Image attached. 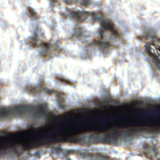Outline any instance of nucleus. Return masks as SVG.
I'll use <instances>...</instances> for the list:
<instances>
[{"instance_id": "21", "label": "nucleus", "mask_w": 160, "mask_h": 160, "mask_svg": "<svg viewBox=\"0 0 160 160\" xmlns=\"http://www.w3.org/2000/svg\"><path fill=\"white\" fill-rule=\"evenodd\" d=\"M54 47L58 49H61L58 43H55Z\"/></svg>"}, {"instance_id": "15", "label": "nucleus", "mask_w": 160, "mask_h": 160, "mask_svg": "<svg viewBox=\"0 0 160 160\" xmlns=\"http://www.w3.org/2000/svg\"><path fill=\"white\" fill-rule=\"evenodd\" d=\"M27 9L29 11L30 14H29V17H33L34 20H35V18L37 17V15L36 13L33 10L30 8H27Z\"/></svg>"}, {"instance_id": "3", "label": "nucleus", "mask_w": 160, "mask_h": 160, "mask_svg": "<svg viewBox=\"0 0 160 160\" xmlns=\"http://www.w3.org/2000/svg\"><path fill=\"white\" fill-rule=\"evenodd\" d=\"M48 112L45 106L40 104L36 106H16L13 108L8 107L0 109V120L11 119L13 117L25 116L27 118L36 121L39 125L38 120L47 117V114L43 112Z\"/></svg>"}, {"instance_id": "10", "label": "nucleus", "mask_w": 160, "mask_h": 160, "mask_svg": "<svg viewBox=\"0 0 160 160\" xmlns=\"http://www.w3.org/2000/svg\"><path fill=\"white\" fill-rule=\"evenodd\" d=\"M144 48L147 53L152 58V62L155 69H158L160 70V59L158 58V56L156 53H152L151 52L147 45L145 44Z\"/></svg>"}, {"instance_id": "16", "label": "nucleus", "mask_w": 160, "mask_h": 160, "mask_svg": "<svg viewBox=\"0 0 160 160\" xmlns=\"http://www.w3.org/2000/svg\"><path fill=\"white\" fill-rule=\"evenodd\" d=\"M80 2L82 4L84 5H94L92 0H81Z\"/></svg>"}, {"instance_id": "19", "label": "nucleus", "mask_w": 160, "mask_h": 160, "mask_svg": "<svg viewBox=\"0 0 160 160\" xmlns=\"http://www.w3.org/2000/svg\"><path fill=\"white\" fill-rule=\"evenodd\" d=\"M122 103L121 102V138L122 137V130H121V128H122V124H121V111H122Z\"/></svg>"}, {"instance_id": "23", "label": "nucleus", "mask_w": 160, "mask_h": 160, "mask_svg": "<svg viewBox=\"0 0 160 160\" xmlns=\"http://www.w3.org/2000/svg\"><path fill=\"white\" fill-rule=\"evenodd\" d=\"M65 158V159L66 160H70V159L69 158L67 157V156H66L65 157H64Z\"/></svg>"}, {"instance_id": "11", "label": "nucleus", "mask_w": 160, "mask_h": 160, "mask_svg": "<svg viewBox=\"0 0 160 160\" xmlns=\"http://www.w3.org/2000/svg\"><path fill=\"white\" fill-rule=\"evenodd\" d=\"M52 151L53 153H57L59 157L62 155L65 157L71 152L70 150L63 149L58 146H53Z\"/></svg>"}, {"instance_id": "13", "label": "nucleus", "mask_w": 160, "mask_h": 160, "mask_svg": "<svg viewBox=\"0 0 160 160\" xmlns=\"http://www.w3.org/2000/svg\"><path fill=\"white\" fill-rule=\"evenodd\" d=\"M73 36L75 38L80 39L84 37L85 34L84 32L79 31L78 32H75L74 33Z\"/></svg>"}, {"instance_id": "6", "label": "nucleus", "mask_w": 160, "mask_h": 160, "mask_svg": "<svg viewBox=\"0 0 160 160\" xmlns=\"http://www.w3.org/2000/svg\"><path fill=\"white\" fill-rule=\"evenodd\" d=\"M34 36H33L32 38L31 42L34 47H40V53L42 55H45L49 54V52L54 50V48L52 47V45H50L49 43H44L42 41L40 42L38 41L39 37L42 36L43 34L38 35L39 33H37L36 31H34Z\"/></svg>"}, {"instance_id": "28", "label": "nucleus", "mask_w": 160, "mask_h": 160, "mask_svg": "<svg viewBox=\"0 0 160 160\" xmlns=\"http://www.w3.org/2000/svg\"><path fill=\"white\" fill-rule=\"evenodd\" d=\"M75 27H77V25H75Z\"/></svg>"}, {"instance_id": "4", "label": "nucleus", "mask_w": 160, "mask_h": 160, "mask_svg": "<svg viewBox=\"0 0 160 160\" xmlns=\"http://www.w3.org/2000/svg\"><path fill=\"white\" fill-rule=\"evenodd\" d=\"M3 133L0 132V135ZM31 140L27 136L18 137L12 139L9 142L0 145V156L4 153L11 152L20 155L30 147Z\"/></svg>"}, {"instance_id": "9", "label": "nucleus", "mask_w": 160, "mask_h": 160, "mask_svg": "<svg viewBox=\"0 0 160 160\" xmlns=\"http://www.w3.org/2000/svg\"><path fill=\"white\" fill-rule=\"evenodd\" d=\"M155 145L150 147L149 145L145 144L143 145V149L145 150V155L151 160L153 157L157 159V156L159 154L158 151L155 148Z\"/></svg>"}, {"instance_id": "22", "label": "nucleus", "mask_w": 160, "mask_h": 160, "mask_svg": "<svg viewBox=\"0 0 160 160\" xmlns=\"http://www.w3.org/2000/svg\"><path fill=\"white\" fill-rule=\"evenodd\" d=\"M102 104H103V105H105L106 104H107V102H106V101L104 100V99H103L102 100V101L101 102Z\"/></svg>"}, {"instance_id": "17", "label": "nucleus", "mask_w": 160, "mask_h": 160, "mask_svg": "<svg viewBox=\"0 0 160 160\" xmlns=\"http://www.w3.org/2000/svg\"><path fill=\"white\" fill-rule=\"evenodd\" d=\"M124 123L126 127H131L132 124L134 123V122L131 120H126L124 121Z\"/></svg>"}, {"instance_id": "2", "label": "nucleus", "mask_w": 160, "mask_h": 160, "mask_svg": "<svg viewBox=\"0 0 160 160\" xmlns=\"http://www.w3.org/2000/svg\"><path fill=\"white\" fill-rule=\"evenodd\" d=\"M61 14L65 18L76 19L78 22L83 21L88 17L91 22L98 21L101 25L98 34V39L91 43L86 48V51L99 49L102 52H107L109 49V43L117 40L119 34L111 22L107 18L102 19L100 16L96 13L87 11L83 10L80 13L78 11H73L70 8L63 10Z\"/></svg>"}, {"instance_id": "26", "label": "nucleus", "mask_w": 160, "mask_h": 160, "mask_svg": "<svg viewBox=\"0 0 160 160\" xmlns=\"http://www.w3.org/2000/svg\"><path fill=\"white\" fill-rule=\"evenodd\" d=\"M155 113L156 114H158L159 115H160V112L158 113H157L156 112H155Z\"/></svg>"}, {"instance_id": "7", "label": "nucleus", "mask_w": 160, "mask_h": 160, "mask_svg": "<svg viewBox=\"0 0 160 160\" xmlns=\"http://www.w3.org/2000/svg\"><path fill=\"white\" fill-rule=\"evenodd\" d=\"M149 115L150 118L145 117L144 119L145 121L140 120V122H136L135 124L138 126H145L146 127L145 129H149L151 131H158L160 130V121L158 120V122H152L153 118L151 115Z\"/></svg>"}, {"instance_id": "18", "label": "nucleus", "mask_w": 160, "mask_h": 160, "mask_svg": "<svg viewBox=\"0 0 160 160\" xmlns=\"http://www.w3.org/2000/svg\"><path fill=\"white\" fill-rule=\"evenodd\" d=\"M59 80L63 82L64 83H71V82L67 78H64L63 77L59 78Z\"/></svg>"}, {"instance_id": "24", "label": "nucleus", "mask_w": 160, "mask_h": 160, "mask_svg": "<svg viewBox=\"0 0 160 160\" xmlns=\"http://www.w3.org/2000/svg\"><path fill=\"white\" fill-rule=\"evenodd\" d=\"M109 105H105L104 107V108H109Z\"/></svg>"}, {"instance_id": "14", "label": "nucleus", "mask_w": 160, "mask_h": 160, "mask_svg": "<svg viewBox=\"0 0 160 160\" xmlns=\"http://www.w3.org/2000/svg\"><path fill=\"white\" fill-rule=\"evenodd\" d=\"M112 116L113 118L112 119V124H115L117 121H118V123H119L120 122V113L119 112L118 114V118L117 117V115L115 113H113L112 114Z\"/></svg>"}, {"instance_id": "20", "label": "nucleus", "mask_w": 160, "mask_h": 160, "mask_svg": "<svg viewBox=\"0 0 160 160\" xmlns=\"http://www.w3.org/2000/svg\"><path fill=\"white\" fill-rule=\"evenodd\" d=\"M107 100L108 101V102H112L113 103H115V101L113 100L109 99L108 98H107Z\"/></svg>"}, {"instance_id": "12", "label": "nucleus", "mask_w": 160, "mask_h": 160, "mask_svg": "<svg viewBox=\"0 0 160 160\" xmlns=\"http://www.w3.org/2000/svg\"><path fill=\"white\" fill-rule=\"evenodd\" d=\"M139 130L138 128L133 127L130 128L128 130H124L123 132L124 135L126 137H130L132 134H135V131Z\"/></svg>"}, {"instance_id": "27", "label": "nucleus", "mask_w": 160, "mask_h": 160, "mask_svg": "<svg viewBox=\"0 0 160 160\" xmlns=\"http://www.w3.org/2000/svg\"><path fill=\"white\" fill-rule=\"evenodd\" d=\"M147 112V111L146 110H144L143 111V113L144 114V112Z\"/></svg>"}, {"instance_id": "5", "label": "nucleus", "mask_w": 160, "mask_h": 160, "mask_svg": "<svg viewBox=\"0 0 160 160\" xmlns=\"http://www.w3.org/2000/svg\"><path fill=\"white\" fill-rule=\"evenodd\" d=\"M25 89L26 92L32 94L39 95L41 94V92H45L49 94H55L58 97V107L59 109L64 110H66V108L63 104V102L65 101L63 95L59 92L54 91L53 90L43 87L42 84L40 83L38 84L35 87L27 86L25 88Z\"/></svg>"}, {"instance_id": "1", "label": "nucleus", "mask_w": 160, "mask_h": 160, "mask_svg": "<svg viewBox=\"0 0 160 160\" xmlns=\"http://www.w3.org/2000/svg\"><path fill=\"white\" fill-rule=\"evenodd\" d=\"M110 119L107 116L105 123L97 126L75 124L59 125L49 133L42 131L41 139L44 142L54 143L75 136L87 143L107 141L116 145L120 139V129L116 127L109 128Z\"/></svg>"}, {"instance_id": "25", "label": "nucleus", "mask_w": 160, "mask_h": 160, "mask_svg": "<svg viewBox=\"0 0 160 160\" xmlns=\"http://www.w3.org/2000/svg\"><path fill=\"white\" fill-rule=\"evenodd\" d=\"M88 40H87V38H85L83 41H82V42H88Z\"/></svg>"}, {"instance_id": "8", "label": "nucleus", "mask_w": 160, "mask_h": 160, "mask_svg": "<svg viewBox=\"0 0 160 160\" xmlns=\"http://www.w3.org/2000/svg\"><path fill=\"white\" fill-rule=\"evenodd\" d=\"M81 150L85 152H81L80 154L81 157L86 158L88 160H115L114 159H111L109 157L99 154L95 155L86 153L88 152V150L87 149H82Z\"/></svg>"}]
</instances>
